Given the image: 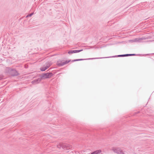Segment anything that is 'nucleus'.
<instances>
[{"mask_svg":"<svg viewBox=\"0 0 154 154\" xmlns=\"http://www.w3.org/2000/svg\"><path fill=\"white\" fill-rule=\"evenodd\" d=\"M53 75L51 72L46 73L42 74L41 75L42 79H46L51 77Z\"/></svg>","mask_w":154,"mask_h":154,"instance_id":"1","label":"nucleus"},{"mask_svg":"<svg viewBox=\"0 0 154 154\" xmlns=\"http://www.w3.org/2000/svg\"><path fill=\"white\" fill-rule=\"evenodd\" d=\"M57 147L59 149H67L68 146L66 143H60L57 145Z\"/></svg>","mask_w":154,"mask_h":154,"instance_id":"2","label":"nucleus"},{"mask_svg":"<svg viewBox=\"0 0 154 154\" xmlns=\"http://www.w3.org/2000/svg\"><path fill=\"white\" fill-rule=\"evenodd\" d=\"M42 78H39L35 79L32 81V83L33 84H36L38 83L42 80Z\"/></svg>","mask_w":154,"mask_h":154,"instance_id":"3","label":"nucleus"},{"mask_svg":"<svg viewBox=\"0 0 154 154\" xmlns=\"http://www.w3.org/2000/svg\"><path fill=\"white\" fill-rule=\"evenodd\" d=\"M143 39L141 38H135L134 39L130 40V42H141V40Z\"/></svg>","mask_w":154,"mask_h":154,"instance_id":"4","label":"nucleus"},{"mask_svg":"<svg viewBox=\"0 0 154 154\" xmlns=\"http://www.w3.org/2000/svg\"><path fill=\"white\" fill-rule=\"evenodd\" d=\"M11 72L12 75L14 76L18 75L19 74L17 71L14 69L12 70Z\"/></svg>","mask_w":154,"mask_h":154,"instance_id":"5","label":"nucleus"},{"mask_svg":"<svg viewBox=\"0 0 154 154\" xmlns=\"http://www.w3.org/2000/svg\"><path fill=\"white\" fill-rule=\"evenodd\" d=\"M102 152V150L100 149L95 151L93 152H92V154H100Z\"/></svg>","mask_w":154,"mask_h":154,"instance_id":"6","label":"nucleus"},{"mask_svg":"<svg viewBox=\"0 0 154 154\" xmlns=\"http://www.w3.org/2000/svg\"><path fill=\"white\" fill-rule=\"evenodd\" d=\"M57 64L59 66H62L64 65H63V62L62 61L57 62Z\"/></svg>","mask_w":154,"mask_h":154,"instance_id":"7","label":"nucleus"},{"mask_svg":"<svg viewBox=\"0 0 154 154\" xmlns=\"http://www.w3.org/2000/svg\"><path fill=\"white\" fill-rule=\"evenodd\" d=\"M88 59H75L74 60H73L72 61V62H75V61H81L83 60H86Z\"/></svg>","mask_w":154,"mask_h":154,"instance_id":"8","label":"nucleus"},{"mask_svg":"<svg viewBox=\"0 0 154 154\" xmlns=\"http://www.w3.org/2000/svg\"><path fill=\"white\" fill-rule=\"evenodd\" d=\"M83 50L82 49H81L80 50H73V53H76L79 52H80L82 51Z\"/></svg>","mask_w":154,"mask_h":154,"instance_id":"9","label":"nucleus"},{"mask_svg":"<svg viewBox=\"0 0 154 154\" xmlns=\"http://www.w3.org/2000/svg\"><path fill=\"white\" fill-rule=\"evenodd\" d=\"M47 69V68H46V67H45V66H44L40 68L41 70L42 71H45Z\"/></svg>","mask_w":154,"mask_h":154,"instance_id":"10","label":"nucleus"},{"mask_svg":"<svg viewBox=\"0 0 154 154\" xmlns=\"http://www.w3.org/2000/svg\"><path fill=\"white\" fill-rule=\"evenodd\" d=\"M126 57V55H125V54L119 55H118L117 56H113L112 57Z\"/></svg>","mask_w":154,"mask_h":154,"instance_id":"11","label":"nucleus"},{"mask_svg":"<svg viewBox=\"0 0 154 154\" xmlns=\"http://www.w3.org/2000/svg\"><path fill=\"white\" fill-rule=\"evenodd\" d=\"M126 55V57H127L128 56H134L136 54H125Z\"/></svg>","mask_w":154,"mask_h":154,"instance_id":"12","label":"nucleus"},{"mask_svg":"<svg viewBox=\"0 0 154 154\" xmlns=\"http://www.w3.org/2000/svg\"><path fill=\"white\" fill-rule=\"evenodd\" d=\"M70 61V60H66L65 62H63V65H64L68 63Z\"/></svg>","mask_w":154,"mask_h":154,"instance_id":"13","label":"nucleus"},{"mask_svg":"<svg viewBox=\"0 0 154 154\" xmlns=\"http://www.w3.org/2000/svg\"><path fill=\"white\" fill-rule=\"evenodd\" d=\"M50 66V63H47L46 65V66L45 67H46V68H47V69H48Z\"/></svg>","mask_w":154,"mask_h":154,"instance_id":"14","label":"nucleus"},{"mask_svg":"<svg viewBox=\"0 0 154 154\" xmlns=\"http://www.w3.org/2000/svg\"><path fill=\"white\" fill-rule=\"evenodd\" d=\"M33 14H34V13H31L30 14H29L26 17H29L31 16L32 15H33Z\"/></svg>","mask_w":154,"mask_h":154,"instance_id":"15","label":"nucleus"},{"mask_svg":"<svg viewBox=\"0 0 154 154\" xmlns=\"http://www.w3.org/2000/svg\"><path fill=\"white\" fill-rule=\"evenodd\" d=\"M68 53L69 54H73V50H71V51H69L68 52Z\"/></svg>","mask_w":154,"mask_h":154,"instance_id":"16","label":"nucleus"},{"mask_svg":"<svg viewBox=\"0 0 154 154\" xmlns=\"http://www.w3.org/2000/svg\"><path fill=\"white\" fill-rule=\"evenodd\" d=\"M98 58H95L94 59H97ZM93 58H92V59H93Z\"/></svg>","mask_w":154,"mask_h":154,"instance_id":"17","label":"nucleus"},{"mask_svg":"<svg viewBox=\"0 0 154 154\" xmlns=\"http://www.w3.org/2000/svg\"><path fill=\"white\" fill-rule=\"evenodd\" d=\"M101 154H102V153Z\"/></svg>","mask_w":154,"mask_h":154,"instance_id":"18","label":"nucleus"}]
</instances>
